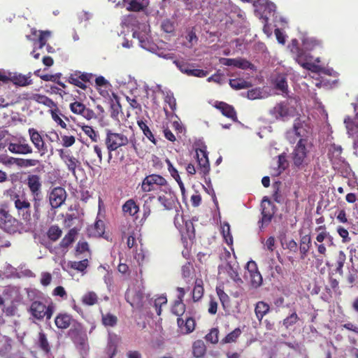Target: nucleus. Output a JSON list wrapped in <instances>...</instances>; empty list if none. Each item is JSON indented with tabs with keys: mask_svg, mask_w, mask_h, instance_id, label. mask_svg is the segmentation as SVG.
Here are the masks:
<instances>
[{
	"mask_svg": "<svg viewBox=\"0 0 358 358\" xmlns=\"http://www.w3.org/2000/svg\"><path fill=\"white\" fill-rule=\"evenodd\" d=\"M59 110L56 108L55 109L50 110V114L52 120L58 124L62 128L66 129L67 124L62 120V118L59 115Z\"/></svg>",
	"mask_w": 358,
	"mask_h": 358,
	"instance_id": "58",
	"label": "nucleus"
},
{
	"mask_svg": "<svg viewBox=\"0 0 358 358\" xmlns=\"http://www.w3.org/2000/svg\"><path fill=\"white\" fill-rule=\"evenodd\" d=\"M85 164L92 169L100 167L102 164V148L99 145H93V150L87 152Z\"/></svg>",
	"mask_w": 358,
	"mask_h": 358,
	"instance_id": "14",
	"label": "nucleus"
},
{
	"mask_svg": "<svg viewBox=\"0 0 358 358\" xmlns=\"http://www.w3.org/2000/svg\"><path fill=\"white\" fill-rule=\"evenodd\" d=\"M312 241L310 235H305L301 237L299 250L301 259H304L307 256Z\"/></svg>",
	"mask_w": 358,
	"mask_h": 358,
	"instance_id": "26",
	"label": "nucleus"
},
{
	"mask_svg": "<svg viewBox=\"0 0 358 358\" xmlns=\"http://www.w3.org/2000/svg\"><path fill=\"white\" fill-rule=\"evenodd\" d=\"M105 145L108 153V162L112 159V152L117 150L122 147L127 146L130 144L131 148L136 154H138V144L134 136L132 135L128 138L123 133L115 132L111 129L106 130V138L104 140Z\"/></svg>",
	"mask_w": 358,
	"mask_h": 358,
	"instance_id": "2",
	"label": "nucleus"
},
{
	"mask_svg": "<svg viewBox=\"0 0 358 358\" xmlns=\"http://www.w3.org/2000/svg\"><path fill=\"white\" fill-rule=\"evenodd\" d=\"M262 227L267 226L271 222L275 214V206L267 198L264 197L262 201Z\"/></svg>",
	"mask_w": 358,
	"mask_h": 358,
	"instance_id": "17",
	"label": "nucleus"
},
{
	"mask_svg": "<svg viewBox=\"0 0 358 358\" xmlns=\"http://www.w3.org/2000/svg\"><path fill=\"white\" fill-rule=\"evenodd\" d=\"M295 99H289L280 101L269 110V114L276 120L287 121L298 115L297 110L294 103Z\"/></svg>",
	"mask_w": 358,
	"mask_h": 358,
	"instance_id": "3",
	"label": "nucleus"
},
{
	"mask_svg": "<svg viewBox=\"0 0 358 358\" xmlns=\"http://www.w3.org/2000/svg\"><path fill=\"white\" fill-rule=\"evenodd\" d=\"M17 220L3 208H0V228L8 233L15 232L17 227Z\"/></svg>",
	"mask_w": 358,
	"mask_h": 358,
	"instance_id": "11",
	"label": "nucleus"
},
{
	"mask_svg": "<svg viewBox=\"0 0 358 358\" xmlns=\"http://www.w3.org/2000/svg\"><path fill=\"white\" fill-rule=\"evenodd\" d=\"M69 266L74 270L83 272L88 266V260L85 259L79 262H69Z\"/></svg>",
	"mask_w": 358,
	"mask_h": 358,
	"instance_id": "54",
	"label": "nucleus"
},
{
	"mask_svg": "<svg viewBox=\"0 0 358 358\" xmlns=\"http://www.w3.org/2000/svg\"><path fill=\"white\" fill-rule=\"evenodd\" d=\"M27 185L31 196L43 195L41 177L38 175H29L27 178Z\"/></svg>",
	"mask_w": 358,
	"mask_h": 358,
	"instance_id": "21",
	"label": "nucleus"
},
{
	"mask_svg": "<svg viewBox=\"0 0 358 358\" xmlns=\"http://www.w3.org/2000/svg\"><path fill=\"white\" fill-rule=\"evenodd\" d=\"M255 6H260L264 8V11L268 10V13L274 12L275 6L273 3L268 1V0H257L255 1Z\"/></svg>",
	"mask_w": 358,
	"mask_h": 358,
	"instance_id": "60",
	"label": "nucleus"
},
{
	"mask_svg": "<svg viewBox=\"0 0 358 358\" xmlns=\"http://www.w3.org/2000/svg\"><path fill=\"white\" fill-rule=\"evenodd\" d=\"M60 156L66 164L69 171H71L73 174H75L78 160L70 155H66L64 156L60 155Z\"/></svg>",
	"mask_w": 358,
	"mask_h": 358,
	"instance_id": "40",
	"label": "nucleus"
},
{
	"mask_svg": "<svg viewBox=\"0 0 358 358\" xmlns=\"http://www.w3.org/2000/svg\"><path fill=\"white\" fill-rule=\"evenodd\" d=\"M138 210L139 207L133 199L127 200L122 206V211L131 216L135 215Z\"/></svg>",
	"mask_w": 358,
	"mask_h": 358,
	"instance_id": "32",
	"label": "nucleus"
},
{
	"mask_svg": "<svg viewBox=\"0 0 358 358\" xmlns=\"http://www.w3.org/2000/svg\"><path fill=\"white\" fill-rule=\"evenodd\" d=\"M168 170L171 173V176L176 180L182 192L185 190V187L182 181L180 179L178 170L173 166L169 159H166Z\"/></svg>",
	"mask_w": 358,
	"mask_h": 358,
	"instance_id": "34",
	"label": "nucleus"
},
{
	"mask_svg": "<svg viewBox=\"0 0 358 358\" xmlns=\"http://www.w3.org/2000/svg\"><path fill=\"white\" fill-rule=\"evenodd\" d=\"M184 219L182 215H180L178 212L174 217V224L176 227L179 230L180 234L184 233Z\"/></svg>",
	"mask_w": 358,
	"mask_h": 358,
	"instance_id": "63",
	"label": "nucleus"
},
{
	"mask_svg": "<svg viewBox=\"0 0 358 358\" xmlns=\"http://www.w3.org/2000/svg\"><path fill=\"white\" fill-rule=\"evenodd\" d=\"M8 150L13 154L29 155L33 153L32 147L24 138H20L15 142H10L8 145Z\"/></svg>",
	"mask_w": 358,
	"mask_h": 358,
	"instance_id": "13",
	"label": "nucleus"
},
{
	"mask_svg": "<svg viewBox=\"0 0 358 358\" xmlns=\"http://www.w3.org/2000/svg\"><path fill=\"white\" fill-rule=\"evenodd\" d=\"M138 125L140 127V129L143 131L144 135L155 145L157 144L156 139L155 138L154 135L152 134L151 130L147 125L145 122L143 121H138Z\"/></svg>",
	"mask_w": 358,
	"mask_h": 358,
	"instance_id": "48",
	"label": "nucleus"
},
{
	"mask_svg": "<svg viewBox=\"0 0 358 358\" xmlns=\"http://www.w3.org/2000/svg\"><path fill=\"white\" fill-rule=\"evenodd\" d=\"M105 232V224L101 220H97L94 224L87 229L89 237H101Z\"/></svg>",
	"mask_w": 358,
	"mask_h": 358,
	"instance_id": "24",
	"label": "nucleus"
},
{
	"mask_svg": "<svg viewBox=\"0 0 358 358\" xmlns=\"http://www.w3.org/2000/svg\"><path fill=\"white\" fill-rule=\"evenodd\" d=\"M241 69H254V64L243 58H236V66Z\"/></svg>",
	"mask_w": 358,
	"mask_h": 358,
	"instance_id": "59",
	"label": "nucleus"
},
{
	"mask_svg": "<svg viewBox=\"0 0 358 358\" xmlns=\"http://www.w3.org/2000/svg\"><path fill=\"white\" fill-rule=\"evenodd\" d=\"M157 200L165 210H171L176 207L177 197L170 188L161 189Z\"/></svg>",
	"mask_w": 358,
	"mask_h": 358,
	"instance_id": "10",
	"label": "nucleus"
},
{
	"mask_svg": "<svg viewBox=\"0 0 358 358\" xmlns=\"http://www.w3.org/2000/svg\"><path fill=\"white\" fill-rule=\"evenodd\" d=\"M10 80H11L14 85L20 87L27 86L32 83L31 73H29L28 76L22 74L15 75Z\"/></svg>",
	"mask_w": 358,
	"mask_h": 358,
	"instance_id": "31",
	"label": "nucleus"
},
{
	"mask_svg": "<svg viewBox=\"0 0 358 358\" xmlns=\"http://www.w3.org/2000/svg\"><path fill=\"white\" fill-rule=\"evenodd\" d=\"M241 334L240 328H236L234 331L229 333L221 341L222 344L234 343Z\"/></svg>",
	"mask_w": 358,
	"mask_h": 358,
	"instance_id": "43",
	"label": "nucleus"
},
{
	"mask_svg": "<svg viewBox=\"0 0 358 358\" xmlns=\"http://www.w3.org/2000/svg\"><path fill=\"white\" fill-rule=\"evenodd\" d=\"M94 76L92 73L74 71L69 73L66 81L74 86L85 90L87 88V83H91Z\"/></svg>",
	"mask_w": 358,
	"mask_h": 358,
	"instance_id": "7",
	"label": "nucleus"
},
{
	"mask_svg": "<svg viewBox=\"0 0 358 358\" xmlns=\"http://www.w3.org/2000/svg\"><path fill=\"white\" fill-rule=\"evenodd\" d=\"M186 310V305L183 301L176 300L171 308V313L178 317H182Z\"/></svg>",
	"mask_w": 358,
	"mask_h": 358,
	"instance_id": "37",
	"label": "nucleus"
},
{
	"mask_svg": "<svg viewBox=\"0 0 358 358\" xmlns=\"http://www.w3.org/2000/svg\"><path fill=\"white\" fill-rule=\"evenodd\" d=\"M162 29L166 33H172L175 30L174 22L169 19L164 20L161 24Z\"/></svg>",
	"mask_w": 358,
	"mask_h": 358,
	"instance_id": "64",
	"label": "nucleus"
},
{
	"mask_svg": "<svg viewBox=\"0 0 358 358\" xmlns=\"http://www.w3.org/2000/svg\"><path fill=\"white\" fill-rule=\"evenodd\" d=\"M182 236L186 235L189 238L194 236V227L193 223L190 220L184 222V233L181 234Z\"/></svg>",
	"mask_w": 358,
	"mask_h": 358,
	"instance_id": "62",
	"label": "nucleus"
},
{
	"mask_svg": "<svg viewBox=\"0 0 358 358\" xmlns=\"http://www.w3.org/2000/svg\"><path fill=\"white\" fill-rule=\"evenodd\" d=\"M167 303V299L165 295H162L155 299L153 301V306L157 315L162 313V306Z\"/></svg>",
	"mask_w": 358,
	"mask_h": 358,
	"instance_id": "53",
	"label": "nucleus"
},
{
	"mask_svg": "<svg viewBox=\"0 0 358 358\" xmlns=\"http://www.w3.org/2000/svg\"><path fill=\"white\" fill-rule=\"evenodd\" d=\"M69 108L73 113L81 115L87 120H91L96 117L94 110L87 108L82 102L78 101L72 102L70 103Z\"/></svg>",
	"mask_w": 358,
	"mask_h": 358,
	"instance_id": "16",
	"label": "nucleus"
},
{
	"mask_svg": "<svg viewBox=\"0 0 358 358\" xmlns=\"http://www.w3.org/2000/svg\"><path fill=\"white\" fill-rule=\"evenodd\" d=\"M206 352V347L202 340H196L192 345V353L196 358L203 357Z\"/></svg>",
	"mask_w": 358,
	"mask_h": 358,
	"instance_id": "30",
	"label": "nucleus"
},
{
	"mask_svg": "<svg viewBox=\"0 0 358 358\" xmlns=\"http://www.w3.org/2000/svg\"><path fill=\"white\" fill-rule=\"evenodd\" d=\"M275 87L282 93L287 94L288 92V85L286 78L284 76L278 77L275 81Z\"/></svg>",
	"mask_w": 358,
	"mask_h": 358,
	"instance_id": "52",
	"label": "nucleus"
},
{
	"mask_svg": "<svg viewBox=\"0 0 358 358\" xmlns=\"http://www.w3.org/2000/svg\"><path fill=\"white\" fill-rule=\"evenodd\" d=\"M222 234L227 244L229 245H231L233 244V237L231 234L230 226L228 223H224L223 224Z\"/></svg>",
	"mask_w": 358,
	"mask_h": 358,
	"instance_id": "57",
	"label": "nucleus"
},
{
	"mask_svg": "<svg viewBox=\"0 0 358 358\" xmlns=\"http://www.w3.org/2000/svg\"><path fill=\"white\" fill-rule=\"evenodd\" d=\"M215 107L220 110L224 116L232 120L233 121L237 120L236 112L232 106L223 101H217L215 103Z\"/></svg>",
	"mask_w": 358,
	"mask_h": 358,
	"instance_id": "23",
	"label": "nucleus"
},
{
	"mask_svg": "<svg viewBox=\"0 0 358 358\" xmlns=\"http://www.w3.org/2000/svg\"><path fill=\"white\" fill-rule=\"evenodd\" d=\"M196 157L200 173L203 175L208 174L210 171V164L206 148L196 149Z\"/></svg>",
	"mask_w": 358,
	"mask_h": 358,
	"instance_id": "19",
	"label": "nucleus"
},
{
	"mask_svg": "<svg viewBox=\"0 0 358 358\" xmlns=\"http://www.w3.org/2000/svg\"><path fill=\"white\" fill-rule=\"evenodd\" d=\"M77 231L75 229H71L64 236L60 242V246L63 248H68L74 241Z\"/></svg>",
	"mask_w": 358,
	"mask_h": 358,
	"instance_id": "38",
	"label": "nucleus"
},
{
	"mask_svg": "<svg viewBox=\"0 0 358 358\" xmlns=\"http://www.w3.org/2000/svg\"><path fill=\"white\" fill-rule=\"evenodd\" d=\"M290 51L294 55L295 60L303 69L315 71L314 69L316 66L313 63L308 62L310 56L307 54L303 48L299 45V42L296 39H292L289 45Z\"/></svg>",
	"mask_w": 358,
	"mask_h": 358,
	"instance_id": "5",
	"label": "nucleus"
},
{
	"mask_svg": "<svg viewBox=\"0 0 358 358\" xmlns=\"http://www.w3.org/2000/svg\"><path fill=\"white\" fill-rule=\"evenodd\" d=\"M353 106L355 117L352 119L350 116H347L344 119V123L347 129V134L349 138L353 141L352 148L354 154L358 156V96L355 99V102L352 103Z\"/></svg>",
	"mask_w": 358,
	"mask_h": 358,
	"instance_id": "4",
	"label": "nucleus"
},
{
	"mask_svg": "<svg viewBox=\"0 0 358 358\" xmlns=\"http://www.w3.org/2000/svg\"><path fill=\"white\" fill-rule=\"evenodd\" d=\"M30 99L50 108H56L57 106L53 100L43 94H34Z\"/></svg>",
	"mask_w": 358,
	"mask_h": 358,
	"instance_id": "29",
	"label": "nucleus"
},
{
	"mask_svg": "<svg viewBox=\"0 0 358 358\" xmlns=\"http://www.w3.org/2000/svg\"><path fill=\"white\" fill-rule=\"evenodd\" d=\"M38 347L40 349L45 352L46 354L49 353L50 351V346L47 339V336L43 331H40L38 334Z\"/></svg>",
	"mask_w": 358,
	"mask_h": 358,
	"instance_id": "41",
	"label": "nucleus"
},
{
	"mask_svg": "<svg viewBox=\"0 0 358 358\" xmlns=\"http://www.w3.org/2000/svg\"><path fill=\"white\" fill-rule=\"evenodd\" d=\"M302 131H303V129H302L301 124L299 120H296L292 129L288 131L286 134V138L290 143H294L296 138H299L291 153L292 166L296 170L305 169L310 162L308 140L303 138L304 134Z\"/></svg>",
	"mask_w": 358,
	"mask_h": 358,
	"instance_id": "1",
	"label": "nucleus"
},
{
	"mask_svg": "<svg viewBox=\"0 0 358 358\" xmlns=\"http://www.w3.org/2000/svg\"><path fill=\"white\" fill-rule=\"evenodd\" d=\"M343 149L341 145L333 144L329 150V156L331 160L341 159Z\"/></svg>",
	"mask_w": 358,
	"mask_h": 358,
	"instance_id": "49",
	"label": "nucleus"
},
{
	"mask_svg": "<svg viewBox=\"0 0 358 358\" xmlns=\"http://www.w3.org/2000/svg\"><path fill=\"white\" fill-rule=\"evenodd\" d=\"M173 63L182 73L190 76L192 69L194 67L193 64L185 62L184 61L179 60H174Z\"/></svg>",
	"mask_w": 358,
	"mask_h": 358,
	"instance_id": "44",
	"label": "nucleus"
},
{
	"mask_svg": "<svg viewBox=\"0 0 358 358\" xmlns=\"http://www.w3.org/2000/svg\"><path fill=\"white\" fill-rule=\"evenodd\" d=\"M14 163L21 167H31L39 165L41 161L36 159L13 158Z\"/></svg>",
	"mask_w": 358,
	"mask_h": 358,
	"instance_id": "35",
	"label": "nucleus"
},
{
	"mask_svg": "<svg viewBox=\"0 0 358 358\" xmlns=\"http://www.w3.org/2000/svg\"><path fill=\"white\" fill-rule=\"evenodd\" d=\"M299 320V317L296 312L292 313L283 320L282 324L286 329L294 325Z\"/></svg>",
	"mask_w": 358,
	"mask_h": 358,
	"instance_id": "55",
	"label": "nucleus"
},
{
	"mask_svg": "<svg viewBox=\"0 0 358 358\" xmlns=\"http://www.w3.org/2000/svg\"><path fill=\"white\" fill-rule=\"evenodd\" d=\"M28 134L31 142L40 156H44L48 152V146L41 134L34 128H29L28 129Z\"/></svg>",
	"mask_w": 358,
	"mask_h": 358,
	"instance_id": "12",
	"label": "nucleus"
},
{
	"mask_svg": "<svg viewBox=\"0 0 358 358\" xmlns=\"http://www.w3.org/2000/svg\"><path fill=\"white\" fill-rule=\"evenodd\" d=\"M51 32L50 31H40L38 36V49H42L46 45L48 39L50 37Z\"/></svg>",
	"mask_w": 358,
	"mask_h": 358,
	"instance_id": "61",
	"label": "nucleus"
},
{
	"mask_svg": "<svg viewBox=\"0 0 358 358\" xmlns=\"http://www.w3.org/2000/svg\"><path fill=\"white\" fill-rule=\"evenodd\" d=\"M204 293V288L203 285V280L197 278L195 280V285L192 290V300L194 302L200 301Z\"/></svg>",
	"mask_w": 358,
	"mask_h": 358,
	"instance_id": "28",
	"label": "nucleus"
},
{
	"mask_svg": "<svg viewBox=\"0 0 358 358\" xmlns=\"http://www.w3.org/2000/svg\"><path fill=\"white\" fill-rule=\"evenodd\" d=\"M72 321V317L66 313H59L55 319L56 327L61 329H65L69 327Z\"/></svg>",
	"mask_w": 358,
	"mask_h": 358,
	"instance_id": "25",
	"label": "nucleus"
},
{
	"mask_svg": "<svg viewBox=\"0 0 358 358\" xmlns=\"http://www.w3.org/2000/svg\"><path fill=\"white\" fill-rule=\"evenodd\" d=\"M320 41L315 38H307L303 40V49L308 51L313 50L315 49L317 47L320 46Z\"/></svg>",
	"mask_w": 358,
	"mask_h": 358,
	"instance_id": "47",
	"label": "nucleus"
},
{
	"mask_svg": "<svg viewBox=\"0 0 358 358\" xmlns=\"http://www.w3.org/2000/svg\"><path fill=\"white\" fill-rule=\"evenodd\" d=\"M67 196L64 188L57 187L52 189L49 194V201L52 209L59 208L66 201Z\"/></svg>",
	"mask_w": 358,
	"mask_h": 358,
	"instance_id": "15",
	"label": "nucleus"
},
{
	"mask_svg": "<svg viewBox=\"0 0 358 358\" xmlns=\"http://www.w3.org/2000/svg\"><path fill=\"white\" fill-rule=\"evenodd\" d=\"M247 270L249 273L250 285L254 288L259 287L263 283V278L258 270L255 262L250 261L247 264Z\"/></svg>",
	"mask_w": 358,
	"mask_h": 358,
	"instance_id": "18",
	"label": "nucleus"
},
{
	"mask_svg": "<svg viewBox=\"0 0 358 358\" xmlns=\"http://www.w3.org/2000/svg\"><path fill=\"white\" fill-rule=\"evenodd\" d=\"M205 339L212 344L217 343L219 341V329L217 328L211 329L210 332L206 335Z\"/></svg>",
	"mask_w": 358,
	"mask_h": 358,
	"instance_id": "56",
	"label": "nucleus"
},
{
	"mask_svg": "<svg viewBox=\"0 0 358 358\" xmlns=\"http://www.w3.org/2000/svg\"><path fill=\"white\" fill-rule=\"evenodd\" d=\"M69 334L73 341L76 344L83 345L87 340V336L80 324L71 328L69 331Z\"/></svg>",
	"mask_w": 358,
	"mask_h": 358,
	"instance_id": "22",
	"label": "nucleus"
},
{
	"mask_svg": "<svg viewBox=\"0 0 358 358\" xmlns=\"http://www.w3.org/2000/svg\"><path fill=\"white\" fill-rule=\"evenodd\" d=\"M54 310L55 306L52 303L47 306L39 301H33L29 308L31 315L37 320H43L44 317L50 320L53 315Z\"/></svg>",
	"mask_w": 358,
	"mask_h": 358,
	"instance_id": "6",
	"label": "nucleus"
},
{
	"mask_svg": "<svg viewBox=\"0 0 358 358\" xmlns=\"http://www.w3.org/2000/svg\"><path fill=\"white\" fill-rule=\"evenodd\" d=\"M324 241H327L328 246L334 245V238L329 231L318 233L315 237V242L323 243Z\"/></svg>",
	"mask_w": 358,
	"mask_h": 358,
	"instance_id": "42",
	"label": "nucleus"
},
{
	"mask_svg": "<svg viewBox=\"0 0 358 358\" xmlns=\"http://www.w3.org/2000/svg\"><path fill=\"white\" fill-rule=\"evenodd\" d=\"M82 130L92 140V141L97 142L99 141V135L92 126L84 125L82 127Z\"/></svg>",
	"mask_w": 358,
	"mask_h": 358,
	"instance_id": "51",
	"label": "nucleus"
},
{
	"mask_svg": "<svg viewBox=\"0 0 358 358\" xmlns=\"http://www.w3.org/2000/svg\"><path fill=\"white\" fill-rule=\"evenodd\" d=\"M31 196L34 209V216L36 218H38L41 215V207L43 201V195H36Z\"/></svg>",
	"mask_w": 358,
	"mask_h": 358,
	"instance_id": "50",
	"label": "nucleus"
},
{
	"mask_svg": "<svg viewBox=\"0 0 358 358\" xmlns=\"http://www.w3.org/2000/svg\"><path fill=\"white\" fill-rule=\"evenodd\" d=\"M117 316L110 313H101V322L105 327H113L117 324Z\"/></svg>",
	"mask_w": 358,
	"mask_h": 358,
	"instance_id": "36",
	"label": "nucleus"
},
{
	"mask_svg": "<svg viewBox=\"0 0 358 358\" xmlns=\"http://www.w3.org/2000/svg\"><path fill=\"white\" fill-rule=\"evenodd\" d=\"M148 0H131L127 9L129 11L138 12L148 6Z\"/></svg>",
	"mask_w": 358,
	"mask_h": 358,
	"instance_id": "33",
	"label": "nucleus"
},
{
	"mask_svg": "<svg viewBox=\"0 0 358 358\" xmlns=\"http://www.w3.org/2000/svg\"><path fill=\"white\" fill-rule=\"evenodd\" d=\"M62 234V231L57 225L51 226L47 232L48 237L52 241H57L61 237Z\"/></svg>",
	"mask_w": 358,
	"mask_h": 358,
	"instance_id": "46",
	"label": "nucleus"
},
{
	"mask_svg": "<svg viewBox=\"0 0 358 358\" xmlns=\"http://www.w3.org/2000/svg\"><path fill=\"white\" fill-rule=\"evenodd\" d=\"M229 85L234 90H241L249 88L251 85L249 82L242 78H235L229 80Z\"/></svg>",
	"mask_w": 358,
	"mask_h": 358,
	"instance_id": "39",
	"label": "nucleus"
},
{
	"mask_svg": "<svg viewBox=\"0 0 358 358\" xmlns=\"http://www.w3.org/2000/svg\"><path fill=\"white\" fill-rule=\"evenodd\" d=\"M167 185L166 180L160 175L150 174L144 178L141 183L143 192H149L155 189V185L163 187Z\"/></svg>",
	"mask_w": 358,
	"mask_h": 358,
	"instance_id": "9",
	"label": "nucleus"
},
{
	"mask_svg": "<svg viewBox=\"0 0 358 358\" xmlns=\"http://www.w3.org/2000/svg\"><path fill=\"white\" fill-rule=\"evenodd\" d=\"M82 302L87 306H93L98 302L97 294L94 292H88L82 297Z\"/></svg>",
	"mask_w": 358,
	"mask_h": 358,
	"instance_id": "45",
	"label": "nucleus"
},
{
	"mask_svg": "<svg viewBox=\"0 0 358 358\" xmlns=\"http://www.w3.org/2000/svg\"><path fill=\"white\" fill-rule=\"evenodd\" d=\"M270 306L264 301H258L255 308V313L257 320L260 322L263 317L269 312Z\"/></svg>",
	"mask_w": 358,
	"mask_h": 358,
	"instance_id": "27",
	"label": "nucleus"
},
{
	"mask_svg": "<svg viewBox=\"0 0 358 358\" xmlns=\"http://www.w3.org/2000/svg\"><path fill=\"white\" fill-rule=\"evenodd\" d=\"M14 205L17 209L18 215L24 222H29L31 219V203L25 199L16 194L14 198Z\"/></svg>",
	"mask_w": 358,
	"mask_h": 358,
	"instance_id": "8",
	"label": "nucleus"
},
{
	"mask_svg": "<svg viewBox=\"0 0 358 358\" xmlns=\"http://www.w3.org/2000/svg\"><path fill=\"white\" fill-rule=\"evenodd\" d=\"M177 324L182 334H189L194 331L196 321L194 317L185 315V319L182 317L177 318Z\"/></svg>",
	"mask_w": 358,
	"mask_h": 358,
	"instance_id": "20",
	"label": "nucleus"
}]
</instances>
